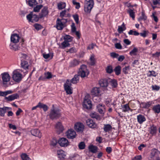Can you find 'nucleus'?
<instances>
[{
  "mask_svg": "<svg viewBox=\"0 0 160 160\" xmlns=\"http://www.w3.org/2000/svg\"><path fill=\"white\" fill-rule=\"evenodd\" d=\"M60 110L58 108H55L54 105H52L49 115L50 118L52 119H57L60 117Z\"/></svg>",
  "mask_w": 160,
  "mask_h": 160,
  "instance_id": "1",
  "label": "nucleus"
},
{
  "mask_svg": "<svg viewBox=\"0 0 160 160\" xmlns=\"http://www.w3.org/2000/svg\"><path fill=\"white\" fill-rule=\"evenodd\" d=\"M93 0H85L84 2V11L87 13H90L94 5Z\"/></svg>",
  "mask_w": 160,
  "mask_h": 160,
  "instance_id": "2",
  "label": "nucleus"
},
{
  "mask_svg": "<svg viewBox=\"0 0 160 160\" xmlns=\"http://www.w3.org/2000/svg\"><path fill=\"white\" fill-rule=\"evenodd\" d=\"M89 72L87 68L86 65L83 64L80 66L79 69L78 74L82 78L87 77L89 74Z\"/></svg>",
  "mask_w": 160,
  "mask_h": 160,
  "instance_id": "3",
  "label": "nucleus"
},
{
  "mask_svg": "<svg viewBox=\"0 0 160 160\" xmlns=\"http://www.w3.org/2000/svg\"><path fill=\"white\" fill-rule=\"evenodd\" d=\"M12 77L14 81L18 82L22 80V75L21 73L19 70L16 69L12 72Z\"/></svg>",
  "mask_w": 160,
  "mask_h": 160,
  "instance_id": "4",
  "label": "nucleus"
},
{
  "mask_svg": "<svg viewBox=\"0 0 160 160\" xmlns=\"http://www.w3.org/2000/svg\"><path fill=\"white\" fill-rule=\"evenodd\" d=\"M160 152L156 149H152L150 155L149 160H160Z\"/></svg>",
  "mask_w": 160,
  "mask_h": 160,
  "instance_id": "5",
  "label": "nucleus"
},
{
  "mask_svg": "<svg viewBox=\"0 0 160 160\" xmlns=\"http://www.w3.org/2000/svg\"><path fill=\"white\" fill-rule=\"evenodd\" d=\"M72 84L69 79H67L66 82L64 84V88L67 94H71L72 93V88L71 87Z\"/></svg>",
  "mask_w": 160,
  "mask_h": 160,
  "instance_id": "6",
  "label": "nucleus"
},
{
  "mask_svg": "<svg viewBox=\"0 0 160 160\" xmlns=\"http://www.w3.org/2000/svg\"><path fill=\"white\" fill-rule=\"evenodd\" d=\"M89 96V95H86L84 99L83 107L87 109H90L92 107L91 102L88 98Z\"/></svg>",
  "mask_w": 160,
  "mask_h": 160,
  "instance_id": "7",
  "label": "nucleus"
},
{
  "mask_svg": "<svg viewBox=\"0 0 160 160\" xmlns=\"http://www.w3.org/2000/svg\"><path fill=\"white\" fill-rule=\"evenodd\" d=\"M2 82L4 85H6L10 81L11 78L9 74L7 72H4L1 74Z\"/></svg>",
  "mask_w": 160,
  "mask_h": 160,
  "instance_id": "8",
  "label": "nucleus"
},
{
  "mask_svg": "<svg viewBox=\"0 0 160 160\" xmlns=\"http://www.w3.org/2000/svg\"><path fill=\"white\" fill-rule=\"evenodd\" d=\"M27 18L29 22H37L38 20L37 15L34 14L32 12L27 16Z\"/></svg>",
  "mask_w": 160,
  "mask_h": 160,
  "instance_id": "9",
  "label": "nucleus"
},
{
  "mask_svg": "<svg viewBox=\"0 0 160 160\" xmlns=\"http://www.w3.org/2000/svg\"><path fill=\"white\" fill-rule=\"evenodd\" d=\"M66 135L68 138L72 139L75 138L76 134L73 129H70L67 131Z\"/></svg>",
  "mask_w": 160,
  "mask_h": 160,
  "instance_id": "10",
  "label": "nucleus"
},
{
  "mask_svg": "<svg viewBox=\"0 0 160 160\" xmlns=\"http://www.w3.org/2000/svg\"><path fill=\"white\" fill-rule=\"evenodd\" d=\"M84 126L83 124L77 122L74 125V129L78 132H82L84 130Z\"/></svg>",
  "mask_w": 160,
  "mask_h": 160,
  "instance_id": "11",
  "label": "nucleus"
},
{
  "mask_svg": "<svg viewBox=\"0 0 160 160\" xmlns=\"http://www.w3.org/2000/svg\"><path fill=\"white\" fill-rule=\"evenodd\" d=\"M58 142L61 147H67L69 144L68 140L66 138H60Z\"/></svg>",
  "mask_w": 160,
  "mask_h": 160,
  "instance_id": "12",
  "label": "nucleus"
},
{
  "mask_svg": "<svg viewBox=\"0 0 160 160\" xmlns=\"http://www.w3.org/2000/svg\"><path fill=\"white\" fill-rule=\"evenodd\" d=\"M105 106L102 104H99L97 106L98 112L101 114L103 115L105 113Z\"/></svg>",
  "mask_w": 160,
  "mask_h": 160,
  "instance_id": "13",
  "label": "nucleus"
},
{
  "mask_svg": "<svg viewBox=\"0 0 160 160\" xmlns=\"http://www.w3.org/2000/svg\"><path fill=\"white\" fill-rule=\"evenodd\" d=\"M20 37L17 34L12 35L11 37V41L13 43H16L18 42Z\"/></svg>",
  "mask_w": 160,
  "mask_h": 160,
  "instance_id": "14",
  "label": "nucleus"
},
{
  "mask_svg": "<svg viewBox=\"0 0 160 160\" xmlns=\"http://www.w3.org/2000/svg\"><path fill=\"white\" fill-rule=\"evenodd\" d=\"M31 132L33 136L37 137L39 138H40L42 137V133L38 129H32L31 130Z\"/></svg>",
  "mask_w": 160,
  "mask_h": 160,
  "instance_id": "15",
  "label": "nucleus"
},
{
  "mask_svg": "<svg viewBox=\"0 0 160 160\" xmlns=\"http://www.w3.org/2000/svg\"><path fill=\"white\" fill-rule=\"evenodd\" d=\"M55 128L57 133L59 134L62 132L64 130L63 126L62 125L61 123L60 122H58L55 126Z\"/></svg>",
  "mask_w": 160,
  "mask_h": 160,
  "instance_id": "16",
  "label": "nucleus"
},
{
  "mask_svg": "<svg viewBox=\"0 0 160 160\" xmlns=\"http://www.w3.org/2000/svg\"><path fill=\"white\" fill-rule=\"evenodd\" d=\"M92 95L95 96H98L100 95V90L99 88L94 87L91 91Z\"/></svg>",
  "mask_w": 160,
  "mask_h": 160,
  "instance_id": "17",
  "label": "nucleus"
},
{
  "mask_svg": "<svg viewBox=\"0 0 160 160\" xmlns=\"http://www.w3.org/2000/svg\"><path fill=\"white\" fill-rule=\"evenodd\" d=\"M48 14V8L47 7H44L42 10L40 14V17L41 18L45 17Z\"/></svg>",
  "mask_w": 160,
  "mask_h": 160,
  "instance_id": "18",
  "label": "nucleus"
},
{
  "mask_svg": "<svg viewBox=\"0 0 160 160\" xmlns=\"http://www.w3.org/2000/svg\"><path fill=\"white\" fill-rule=\"evenodd\" d=\"M108 80L107 79H102L99 81L100 86L102 87H107L108 85Z\"/></svg>",
  "mask_w": 160,
  "mask_h": 160,
  "instance_id": "19",
  "label": "nucleus"
},
{
  "mask_svg": "<svg viewBox=\"0 0 160 160\" xmlns=\"http://www.w3.org/2000/svg\"><path fill=\"white\" fill-rule=\"evenodd\" d=\"M56 28L58 30H62L64 27V24L61 21V20L58 18L56 22Z\"/></svg>",
  "mask_w": 160,
  "mask_h": 160,
  "instance_id": "20",
  "label": "nucleus"
},
{
  "mask_svg": "<svg viewBox=\"0 0 160 160\" xmlns=\"http://www.w3.org/2000/svg\"><path fill=\"white\" fill-rule=\"evenodd\" d=\"M86 123L87 125L91 128H94L96 127V124L91 119L87 120Z\"/></svg>",
  "mask_w": 160,
  "mask_h": 160,
  "instance_id": "21",
  "label": "nucleus"
},
{
  "mask_svg": "<svg viewBox=\"0 0 160 160\" xmlns=\"http://www.w3.org/2000/svg\"><path fill=\"white\" fill-rule=\"evenodd\" d=\"M19 97L18 95L17 94H14L9 95L8 97H6L5 99L8 101H12L15 99L18 98Z\"/></svg>",
  "mask_w": 160,
  "mask_h": 160,
  "instance_id": "22",
  "label": "nucleus"
},
{
  "mask_svg": "<svg viewBox=\"0 0 160 160\" xmlns=\"http://www.w3.org/2000/svg\"><path fill=\"white\" fill-rule=\"evenodd\" d=\"M21 67L23 69L27 70L28 69L29 65L27 61L21 59Z\"/></svg>",
  "mask_w": 160,
  "mask_h": 160,
  "instance_id": "23",
  "label": "nucleus"
},
{
  "mask_svg": "<svg viewBox=\"0 0 160 160\" xmlns=\"http://www.w3.org/2000/svg\"><path fill=\"white\" fill-rule=\"evenodd\" d=\"M137 119L138 122L140 124H142L146 120L144 116L141 114H139L137 116Z\"/></svg>",
  "mask_w": 160,
  "mask_h": 160,
  "instance_id": "24",
  "label": "nucleus"
},
{
  "mask_svg": "<svg viewBox=\"0 0 160 160\" xmlns=\"http://www.w3.org/2000/svg\"><path fill=\"white\" fill-rule=\"evenodd\" d=\"M11 108L8 107H4L3 108H0V115L1 116H4L5 113L7 111L11 110Z\"/></svg>",
  "mask_w": 160,
  "mask_h": 160,
  "instance_id": "25",
  "label": "nucleus"
},
{
  "mask_svg": "<svg viewBox=\"0 0 160 160\" xmlns=\"http://www.w3.org/2000/svg\"><path fill=\"white\" fill-rule=\"evenodd\" d=\"M157 128L156 126L152 125L151 126L149 129V132L150 134L154 135H155L157 132Z\"/></svg>",
  "mask_w": 160,
  "mask_h": 160,
  "instance_id": "26",
  "label": "nucleus"
},
{
  "mask_svg": "<svg viewBox=\"0 0 160 160\" xmlns=\"http://www.w3.org/2000/svg\"><path fill=\"white\" fill-rule=\"evenodd\" d=\"M57 153L58 157L60 159L64 158L66 156L64 152L62 150H58Z\"/></svg>",
  "mask_w": 160,
  "mask_h": 160,
  "instance_id": "27",
  "label": "nucleus"
},
{
  "mask_svg": "<svg viewBox=\"0 0 160 160\" xmlns=\"http://www.w3.org/2000/svg\"><path fill=\"white\" fill-rule=\"evenodd\" d=\"M79 76L78 75H75L74 77L72 78L70 81V82L72 83L75 84H76L79 82Z\"/></svg>",
  "mask_w": 160,
  "mask_h": 160,
  "instance_id": "28",
  "label": "nucleus"
},
{
  "mask_svg": "<svg viewBox=\"0 0 160 160\" xmlns=\"http://www.w3.org/2000/svg\"><path fill=\"white\" fill-rule=\"evenodd\" d=\"M11 43L10 45V48L12 50L17 51L19 49L20 47L18 45L15 43Z\"/></svg>",
  "mask_w": 160,
  "mask_h": 160,
  "instance_id": "29",
  "label": "nucleus"
},
{
  "mask_svg": "<svg viewBox=\"0 0 160 160\" xmlns=\"http://www.w3.org/2000/svg\"><path fill=\"white\" fill-rule=\"evenodd\" d=\"M153 102L152 101H149L147 102H142V107L144 108H148L152 104H153Z\"/></svg>",
  "mask_w": 160,
  "mask_h": 160,
  "instance_id": "30",
  "label": "nucleus"
},
{
  "mask_svg": "<svg viewBox=\"0 0 160 160\" xmlns=\"http://www.w3.org/2000/svg\"><path fill=\"white\" fill-rule=\"evenodd\" d=\"M90 116L92 118H95L97 120H100L101 119V118L99 115L96 112L91 113Z\"/></svg>",
  "mask_w": 160,
  "mask_h": 160,
  "instance_id": "31",
  "label": "nucleus"
},
{
  "mask_svg": "<svg viewBox=\"0 0 160 160\" xmlns=\"http://www.w3.org/2000/svg\"><path fill=\"white\" fill-rule=\"evenodd\" d=\"M80 63V61L76 59H74L71 61L70 63V66L74 67L78 65Z\"/></svg>",
  "mask_w": 160,
  "mask_h": 160,
  "instance_id": "32",
  "label": "nucleus"
},
{
  "mask_svg": "<svg viewBox=\"0 0 160 160\" xmlns=\"http://www.w3.org/2000/svg\"><path fill=\"white\" fill-rule=\"evenodd\" d=\"M122 110L123 112H128L129 110L132 111L130 108L128 104H126L122 106Z\"/></svg>",
  "mask_w": 160,
  "mask_h": 160,
  "instance_id": "33",
  "label": "nucleus"
},
{
  "mask_svg": "<svg viewBox=\"0 0 160 160\" xmlns=\"http://www.w3.org/2000/svg\"><path fill=\"white\" fill-rule=\"evenodd\" d=\"M152 110L155 112L159 113L160 112V105L158 104L154 106L152 108Z\"/></svg>",
  "mask_w": 160,
  "mask_h": 160,
  "instance_id": "34",
  "label": "nucleus"
},
{
  "mask_svg": "<svg viewBox=\"0 0 160 160\" xmlns=\"http://www.w3.org/2000/svg\"><path fill=\"white\" fill-rule=\"evenodd\" d=\"M27 3L31 7H33L38 4L36 0H28Z\"/></svg>",
  "mask_w": 160,
  "mask_h": 160,
  "instance_id": "35",
  "label": "nucleus"
},
{
  "mask_svg": "<svg viewBox=\"0 0 160 160\" xmlns=\"http://www.w3.org/2000/svg\"><path fill=\"white\" fill-rule=\"evenodd\" d=\"M66 3L63 2H60L58 4V7L59 9L62 10L66 7Z\"/></svg>",
  "mask_w": 160,
  "mask_h": 160,
  "instance_id": "36",
  "label": "nucleus"
},
{
  "mask_svg": "<svg viewBox=\"0 0 160 160\" xmlns=\"http://www.w3.org/2000/svg\"><path fill=\"white\" fill-rule=\"evenodd\" d=\"M126 29V28L125 27V26L124 22H123L121 26H118V32L121 33L123 31L125 30Z\"/></svg>",
  "mask_w": 160,
  "mask_h": 160,
  "instance_id": "37",
  "label": "nucleus"
},
{
  "mask_svg": "<svg viewBox=\"0 0 160 160\" xmlns=\"http://www.w3.org/2000/svg\"><path fill=\"white\" fill-rule=\"evenodd\" d=\"M89 149L91 152L93 153H96L97 151V147L92 145H90L89 147Z\"/></svg>",
  "mask_w": 160,
  "mask_h": 160,
  "instance_id": "38",
  "label": "nucleus"
},
{
  "mask_svg": "<svg viewBox=\"0 0 160 160\" xmlns=\"http://www.w3.org/2000/svg\"><path fill=\"white\" fill-rule=\"evenodd\" d=\"M127 12L129 13L130 17H131L133 20L135 19V12L133 10L129 9L127 11Z\"/></svg>",
  "mask_w": 160,
  "mask_h": 160,
  "instance_id": "39",
  "label": "nucleus"
},
{
  "mask_svg": "<svg viewBox=\"0 0 160 160\" xmlns=\"http://www.w3.org/2000/svg\"><path fill=\"white\" fill-rule=\"evenodd\" d=\"M111 85L113 88H115L117 86V81L115 79H112L109 81Z\"/></svg>",
  "mask_w": 160,
  "mask_h": 160,
  "instance_id": "40",
  "label": "nucleus"
},
{
  "mask_svg": "<svg viewBox=\"0 0 160 160\" xmlns=\"http://www.w3.org/2000/svg\"><path fill=\"white\" fill-rule=\"evenodd\" d=\"M112 128V126L110 124H105L104 125L103 130L104 131L106 132H108L111 130Z\"/></svg>",
  "mask_w": 160,
  "mask_h": 160,
  "instance_id": "41",
  "label": "nucleus"
},
{
  "mask_svg": "<svg viewBox=\"0 0 160 160\" xmlns=\"http://www.w3.org/2000/svg\"><path fill=\"white\" fill-rule=\"evenodd\" d=\"M12 92V91L10 90L5 92H2L0 91V96L5 97L8 94H11Z\"/></svg>",
  "mask_w": 160,
  "mask_h": 160,
  "instance_id": "42",
  "label": "nucleus"
},
{
  "mask_svg": "<svg viewBox=\"0 0 160 160\" xmlns=\"http://www.w3.org/2000/svg\"><path fill=\"white\" fill-rule=\"evenodd\" d=\"M43 58L45 59H48L49 58L52 59L53 57V53H49L48 54L45 53L43 54Z\"/></svg>",
  "mask_w": 160,
  "mask_h": 160,
  "instance_id": "43",
  "label": "nucleus"
},
{
  "mask_svg": "<svg viewBox=\"0 0 160 160\" xmlns=\"http://www.w3.org/2000/svg\"><path fill=\"white\" fill-rule=\"evenodd\" d=\"M39 108H42L44 112L47 111L48 108V107L47 105L42 103L40 102H39Z\"/></svg>",
  "mask_w": 160,
  "mask_h": 160,
  "instance_id": "44",
  "label": "nucleus"
},
{
  "mask_svg": "<svg viewBox=\"0 0 160 160\" xmlns=\"http://www.w3.org/2000/svg\"><path fill=\"white\" fill-rule=\"evenodd\" d=\"M148 77L153 76L155 77L158 75V73L153 70L149 71L148 72Z\"/></svg>",
  "mask_w": 160,
  "mask_h": 160,
  "instance_id": "45",
  "label": "nucleus"
},
{
  "mask_svg": "<svg viewBox=\"0 0 160 160\" xmlns=\"http://www.w3.org/2000/svg\"><path fill=\"white\" fill-rule=\"evenodd\" d=\"M121 67L120 66H118L115 68L114 70L116 74L118 75L120 74Z\"/></svg>",
  "mask_w": 160,
  "mask_h": 160,
  "instance_id": "46",
  "label": "nucleus"
},
{
  "mask_svg": "<svg viewBox=\"0 0 160 160\" xmlns=\"http://www.w3.org/2000/svg\"><path fill=\"white\" fill-rule=\"evenodd\" d=\"M64 40L68 42H71L72 40V38L69 35H66L63 38Z\"/></svg>",
  "mask_w": 160,
  "mask_h": 160,
  "instance_id": "47",
  "label": "nucleus"
},
{
  "mask_svg": "<svg viewBox=\"0 0 160 160\" xmlns=\"http://www.w3.org/2000/svg\"><path fill=\"white\" fill-rule=\"evenodd\" d=\"M138 52V49L136 48H134L133 49L129 52V54L131 56L136 55Z\"/></svg>",
  "mask_w": 160,
  "mask_h": 160,
  "instance_id": "48",
  "label": "nucleus"
},
{
  "mask_svg": "<svg viewBox=\"0 0 160 160\" xmlns=\"http://www.w3.org/2000/svg\"><path fill=\"white\" fill-rule=\"evenodd\" d=\"M43 6L41 4L37 5L33 8V11L34 12H39L40 9Z\"/></svg>",
  "mask_w": 160,
  "mask_h": 160,
  "instance_id": "49",
  "label": "nucleus"
},
{
  "mask_svg": "<svg viewBox=\"0 0 160 160\" xmlns=\"http://www.w3.org/2000/svg\"><path fill=\"white\" fill-rule=\"evenodd\" d=\"M62 48L63 49L65 48L66 47H68L70 45V44L69 42L64 41L61 43Z\"/></svg>",
  "mask_w": 160,
  "mask_h": 160,
  "instance_id": "50",
  "label": "nucleus"
},
{
  "mask_svg": "<svg viewBox=\"0 0 160 160\" xmlns=\"http://www.w3.org/2000/svg\"><path fill=\"white\" fill-rule=\"evenodd\" d=\"M90 60V64L92 65H94L95 64V59L94 55L92 54L91 56Z\"/></svg>",
  "mask_w": 160,
  "mask_h": 160,
  "instance_id": "51",
  "label": "nucleus"
},
{
  "mask_svg": "<svg viewBox=\"0 0 160 160\" xmlns=\"http://www.w3.org/2000/svg\"><path fill=\"white\" fill-rule=\"evenodd\" d=\"M22 159V160H30V158L25 153L22 154L21 155Z\"/></svg>",
  "mask_w": 160,
  "mask_h": 160,
  "instance_id": "52",
  "label": "nucleus"
},
{
  "mask_svg": "<svg viewBox=\"0 0 160 160\" xmlns=\"http://www.w3.org/2000/svg\"><path fill=\"white\" fill-rule=\"evenodd\" d=\"M75 22L77 24H78L79 23V16L77 14H75L72 15Z\"/></svg>",
  "mask_w": 160,
  "mask_h": 160,
  "instance_id": "53",
  "label": "nucleus"
},
{
  "mask_svg": "<svg viewBox=\"0 0 160 160\" xmlns=\"http://www.w3.org/2000/svg\"><path fill=\"white\" fill-rule=\"evenodd\" d=\"M129 69V66H128L125 67L122 69V72L125 74H127L128 73V71Z\"/></svg>",
  "mask_w": 160,
  "mask_h": 160,
  "instance_id": "54",
  "label": "nucleus"
},
{
  "mask_svg": "<svg viewBox=\"0 0 160 160\" xmlns=\"http://www.w3.org/2000/svg\"><path fill=\"white\" fill-rule=\"evenodd\" d=\"M57 142L56 139L53 138L51 142L50 145L53 146H55L57 144Z\"/></svg>",
  "mask_w": 160,
  "mask_h": 160,
  "instance_id": "55",
  "label": "nucleus"
},
{
  "mask_svg": "<svg viewBox=\"0 0 160 160\" xmlns=\"http://www.w3.org/2000/svg\"><path fill=\"white\" fill-rule=\"evenodd\" d=\"M106 70L107 72L111 73L113 72L112 67L111 66H108L106 68Z\"/></svg>",
  "mask_w": 160,
  "mask_h": 160,
  "instance_id": "56",
  "label": "nucleus"
},
{
  "mask_svg": "<svg viewBox=\"0 0 160 160\" xmlns=\"http://www.w3.org/2000/svg\"><path fill=\"white\" fill-rule=\"evenodd\" d=\"M85 144L84 142H81L78 145V147L79 149H83L85 148Z\"/></svg>",
  "mask_w": 160,
  "mask_h": 160,
  "instance_id": "57",
  "label": "nucleus"
},
{
  "mask_svg": "<svg viewBox=\"0 0 160 160\" xmlns=\"http://www.w3.org/2000/svg\"><path fill=\"white\" fill-rule=\"evenodd\" d=\"M34 27L37 30H39L42 29V27L40 25L38 24H34Z\"/></svg>",
  "mask_w": 160,
  "mask_h": 160,
  "instance_id": "58",
  "label": "nucleus"
},
{
  "mask_svg": "<svg viewBox=\"0 0 160 160\" xmlns=\"http://www.w3.org/2000/svg\"><path fill=\"white\" fill-rule=\"evenodd\" d=\"M44 75L47 79H50L52 78V75L49 72H48L47 73H45Z\"/></svg>",
  "mask_w": 160,
  "mask_h": 160,
  "instance_id": "59",
  "label": "nucleus"
},
{
  "mask_svg": "<svg viewBox=\"0 0 160 160\" xmlns=\"http://www.w3.org/2000/svg\"><path fill=\"white\" fill-rule=\"evenodd\" d=\"M77 50L75 48H70L68 51H67V52H69L70 53H75L77 52Z\"/></svg>",
  "mask_w": 160,
  "mask_h": 160,
  "instance_id": "60",
  "label": "nucleus"
},
{
  "mask_svg": "<svg viewBox=\"0 0 160 160\" xmlns=\"http://www.w3.org/2000/svg\"><path fill=\"white\" fill-rule=\"evenodd\" d=\"M152 90L158 91L160 88V87L156 85H152Z\"/></svg>",
  "mask_w": 160,
  "mask_h": 160,
  "instance_id": "61",
  "label": "nucleus"
},
{
  "mask_svg": "<svg viewBox=\"0 0 160 160\" xmlns=\"http://www.w3.org/2000/svg\"><path fill=\"white\" fill-rule=\"evenodd\" d=\"M115 47L116 48L119 49H121L122 48L121 45L119 43H117L115 44Z\"/></svg>",
  "mask_w": 160,
  "mask_h": 160,
  "instance_id": "62",
  "label": "nucleus"
},
{
  "mask_svg": "<svg viewBox=\"0 0 160 160\" xmlns=\"http://www.w3.org/2000/svg\"><path fill=\"white\" fill-rule=\"evenodd\" d=\"M123 42L126 45H130L131 43V42L128 39H125L123 40Z\"/></svg>",
  "mask_w": 160,
  "mask_h": 160,
  "instance_id": "63",
  "label": "nucleus"
},
{
  "mask_svg": "<svg viewBox=\"0 0 160 160\" xmlns=\"http://www.w3.org/2000/svg\"><path fill=\"white\" fill-rule=\"evenodd\" d=\"M142 158L141 155H138L135 157L132 160H141Z\"/></svg>",
  "mask_w": 160,
  "mask_h": 160,
  "instance_id": "64",
  "label": "nucleus"
}]
</instances>
